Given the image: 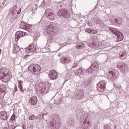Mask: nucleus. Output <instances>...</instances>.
Segmentation results:
<instances>
[{"label": "nucleus", "instance_id": "f257e3e1", "mask_svg": "<svg viewBox=\"0 0 129 129\" xmlns=\"http://www.w3.org/2000/svg\"><path fill=\"white\" fill-rule=\"evenodd\" d=\"M99 68V64L97 62H94L92 65L86 71L82 68H80L75 71V74L76 75H78L81 78H83L85 76L86 72H88L89 74L93 73V69L97 70Z\"/></svg>", "mask_w": 129, "mask_h": 129}, {"label": "nucleus", "instance_id": "f03ea898", "mask_svg": "<svg viewBox=\"0 0 129 129\" xmlns=\"http://www.w3.org/2000/svg\"><path fill=\"white\" fill-rule=\"evenodd\" d=\"M0 77L3 79L5 82H8L12 77V72L11 70L6 68L0 70Z\"/></svg>", "mask_w": 129, "mask_h": 129}, {"label": "nucleus", "instance_id": "7ed1b4c3", "mask_svg": "<svg viewBox=\"0 0 129 129\" xmlns=\"http://www.w3.org/2000/svg\"><path fill=\"white\" fill-rule=\"evenodd\" d=\"M51 125L55 129H59L61 126V120L59 115L55 114L53 116L52 120L50 122Z\"/></svg>", "mask_w": 129, "mask_h": 129}, {"label": "nucleus", "instance_id": "20e7f679", "mask_svg": "<svg viewBox=\"0 0 129 129\" xmlns=\"http://www.w3.org/2000/svg\"><path fill=\"white\" fill-rule=\"evenodd\" d=\"M28 70L29 71H30V72H32V73H33L34 75H37L41 73L40 72L41 70V67H40L39 64H31L28 67Z\"/></svg>", "mask_w": 129, "mask_h": 129}, {"label": "nucleus", "instance_id": "39448f33", "mask_svg": "<svg viewBox=\"0 0 129 129\" xmlns=\"http://www.w3.org/2000/svg\"><path fill=\"white\" fill-rule=\"evenodd\" d=\"M22 9H20V11L18 10V6H15L11 9L9 16H10L12 19H16L18 18V15L21 14Z\"/></svg>", "mask_w": 129, "mask_h": 129}, {"label": "nucleus", "instance_id": "423d86ee", "mask_svg": "<svg viewBox=\"0 0 129 129\" xmlns=\"http://www.w3.org/2000/svg\"><path fill=\"white\" fill-rule=\"evenodd\" d=\"M7 91V87L5 85H1L0 86V103L2 104H5V100H4V98L5 97V95L7 93L6 91Z\"/></svg>", "mask_w": 129, "mask_h": 129}, {"label": "nucleus", "instance_id": "0eeeda50", "mask_svg": "<svg viewBox=\"0 0 129 129\" xmlns=\"http://www.w3.org/2000/svg\"><path fill=\"white\" fill-rule=\"evenodd\" d=\"M54 31H55V26L51 23L45 27L44 33L48 36H52L54 34Z\"/></svg>", "mask_w": 129, "mask_h": 129}, {"label": "nucleus", "instance_id": "6e6552de", "mask_svg": "<svg viewBox=\"0 0 129 129\" xmlns=\"http://www.w3.org/2000/svg\"><path fill=\"white\" fill-rule=\"evenodd\" d=\"M45 14L50 21H53L56 18V14L54 13V11L52 9H47L45 11Z\"/></svg>", "mask_w": 129, "mask_h": 129}, {"label": "nucleus", "instance_id": "1a4fd4ad", "mask_svg": "<svg viewBox=\"0 0 129 129\" xmlns=\"http://www.w3.org/2000/svg\"><path fill=\"white\" fill-rule=\"evenodd\" d=\"M110 31L112 33V34H114L115 36H116L118 41H120L123 39V34L118 31V30H116L114 28H110Z\"/></svg>", "mask_w": 129, "mask_h": 129}, {"label": "nucleus", "instance_id": "9d476101", "mask_svg": "<svg viewBox=\"0 0 129 129\" xmlns=\"http://www.w3.org/2000/svg\"><path fill=\"white\" fill-rule=\"evenodd\" d=\"M105 86H106V82L105 81H101L97 84V89L99 92H103L105 90Z\"/></svg>", "mask_w": 129, "mask_h": 129}, {"label": "nucleus", "instance_id": "9b49d317", "mask_svg": "<svg viewBox=\"0 0 129 129\" xmlns=\"http://www.w3.org/2000/svg\"><path fill=\"white\" fill-rule=\"evenodd\" d=\"M37 49L38 48L37 47V45L32 44L26 48V53H30V54H32V53H35V52H36Z\"/></svg>", "mask_w": 129, "mask_h": 129}, {"label": "nucleus", "instance_id": "f8f14e48", "mask_svg": "<svg viewBox=\"0 0 129 129\" xmlns=\"http://www.w3.org/2000/svg\"><path fill=\"white\" fill-rule=\"evenodd\" d=\"M58 17H63V18H68L69 17V13L66 9H61L57 12Z\"/></svg>", "mask_w": 129, "mask_h": 129}, {"label": "nucleus", "instance_id": "ddd939ff", "mask_svg": "<svg viewBox=\"0 0 129 129\" xmlns=\"http://www.w3.org/2000/svg\"><path fill=\"white\" fill-rule=\"evenodd\" d=\"M28 35V33L23 32V31H17L16 32L15 38V41L17 42V41H19V39L20 38H22V37H24V36H27Z\"/></svg>", "mask_w": 129, "mask_h": 129}, {"label": "nucleus", "instance_id": "4468645a", "mask_svg": "<svg viewBox=\"0 0 129 129\" xmlns=\"http://www.w3.org/2000/svg\"><path fill=\"white\" fill-rule=\"evenodd\" d=\"M59 74L55 70H51L49 72V77L51 80H55L58 78Z\"/></svg>", "mask_w": 129, "mask_h": 129}, {"label": "nucleus", "instance_id": "2eb2a0df", "mask_svg": "<svg viewBox=\"0 0 129 129\" xmlns=\"http://www.w3.org/2000/svg\"><path fill=\"white\" fill-rule=\"evenodd\" d=\"M118 76V73H114L113 72H110L107 74V78L113 80L115 78H116Z\"/></svg>", "mask_w": 129, "mask_h": 129}, {"label": "nucleus", "instance_id": "dca6fc26", "mask_svg": "<svg viewBox=\"0 0 129 129\" xmlns=\"http://www.w3.org/2000/svg\"><path fill=\"white\" fill-rule=\"evenodd\" d=\"M117 67L119 69V70L122 71V72H125V71H126V70L128 69L127 66L122 63L118 64Z\"/></svg>", "mask_w": 129, "mask_h": 129}, {"label": "nucleus", "instance_id": "f3484780", "mask_svg": "<svg viewBox=\"0 0 129 129\" xmlns=\"http://www.w3.org/2000/svg\"><path fill=\"white\" fill-rule=\"evenodd\" d=\"M38 87L39 88V90H40V91H43V92H44V93H46V87L47 86L46 85V84L45 83H40L38 85Z\"/></svg>", "mask_w": 129, "mask_h": 129}, {"label": "nucleus", "instance_id": "a211bd4d", "mask_svg": "<svg viewBox=\"0 0 129 129\" xmlns=\"http://www.w3.org/2000/svg\"><path fill=\"white\" fill-rule=\"evenodd\" d=\"M91 47H92L93 48H96V49H101L100 42H99L97 40H95L93 41Z\"/></svg>", "mask_w": 129, "mask_h": 129}, {"label": "nucleus", "instance_id": "6ab92c4d", "mask_svg": "<svg viewBox=\"0 0 129 129\" xmlns=\"http://www.w3.org/2000/svg\"><path fill=\"white\" fill-rule=\"evenodd\" d=\"M0 117L1 119H4V120H7L8 119V115L7 113L5 111H2L0 112Z\"/></svg>", "mask_w": 129, "mask_h": 129}, {"label": "nucleus", "instance_id": "aec40b11", "mask_svg": "<svg viewBox=\"0 0 129 129\" xmlns=\"http://www.w3.org/2000/svg\"><path fill=\"white\" fill-rule=\"evenodd\" d=\"M28 118H29V120H35V119H36V122H39V121H40V119H38L39 116H35L34 114L31 115L30 116H29Z\"/></svg>", "mask_w": 129, "mask_h": 129}, {"label": "nucleus", "instance_id": "412c9836", "mask_svg": "<svg viewBox=\"0 0 129 129\" xmlns=\"http://www.w3.org/2000/svg\"><path fill=\"white\" fill-rule=\"evenodd\" d=\"M86 32H87V33H89V34H93L94 35H95V34H97V33H98L97 30L90 28L86 29Z\"/></svg>", "mask_w": 129, "mask_h": 129}, {"label": "nucleus", "instance_id": "4be33fe9", "mask_svg": "<svg viewBox=\"0 0 129 129\" xmlns=\"http://www.w3.org/2000/svg\"><path fill=\"white\" fill-rule=\"evenodd\" d=\"M83 95H84V93H83V91H80L79 93H78L76 96V98L77 99H81V98H83Z\"/></svg>", "mask_w": 129, "mask_h": 129}, {"label": "nucleus", "instance_id": "5701e85b", "mask_svg": "<svg viewBox=\"0 0 129 129\" xmlns=\"http://www.w3.org/2000/svg\"><path fill=\"white\" fill-rule=\"evenodd\" d=\"M38 101V99H37V97L33 96L30 98V102L32 105H35L37 104V102Z\"/></svg>", "mask_w": 129, "mask_h": 129}, {"label": "nucleus", "instance_id": "b1692460", "mask_svg": "<svg viewBox=\"0 0 129 129\" xmlns=\"http://www.w3.org/2000/svg\"><path fill=\"white\" fill-rule=\"evenodd\" d=\"M119 55L120 59H121L122 60H124V59L126 58L127 54L125 51H122L120 52Z\"/></svg>", "mask_w": 129, "mask_h": 129}, {"label": "nucleus", "instance_id": "393cba45", "mask_svg": "<svg viewBox=\"0 0 129 129\" xmlns=\"http://www.w3.org/2000/svg\"><path fill=\"white\" fill-rule=\"evenodd\" d=\"M60 62L62 63V64H68L70 62V58L67 57H62L61 58Z\"/></svg>", "mask_w": 129, "mask_h": 129}, {"label": "nucleus", "instance_id": "a878e982", "mask_svg": "<svg viewBox=\"0 0 129 129\" xmlns=\"http://www.w3.org/2000/svg\"><path fill=\"white\" fill-rule=\"evenodd\" d=\"M21 51V48H20V47H19L17 45H14V48H13V52L14 53H15V54H18L19 52Z\"/></svg>", "mask_w": 129, "mask_h": 129}, {"label": "nucleus", "instance_id": "bb28decb", "mask_svg": "<svg viewBox=\"0 0 129 129\" xmlns=\"http://www.w3.org/2000/svg\"><path fill=\"white\" fill-rule=\"evenodd\" d=\"M25 30L31 33V32L33 31V26L32 25L27 24L26 25V27H25Z\"/></svg>", "mask_w": 129, "mask_h": 129}, {"label": "nucleus", "instance_id": "cd10ccee", "mask_svg": "<svg viewBox=\"0 0 129 129\" xmlns=\"http://www.w3.org/2000/svg\"><path fill=\"white\" fill-rule=\"evenodd\" d=\"M80 120L81 122H83V123L86 124L85 122H87V118H86L85 115H83L80 117Z\"/></svg>", "mask_w": 129, "mask_h": 129}, {"label": "nucleus", "instance_id": "c85d7f7f", "mask_svg": "<svg viewBox=\"0 0 129 129\" xmlns=\"http://www.w3.org/2000/svg\"><path fill=\"white\" fill-rule=\"evenodd\" d=\"M86 123V124H85ZM85 123H83L82 126V128H88V126H89L90 123V121H88V122H85Z\"/></svg>", "mask_w": 129, "mask_h": 129}, {"label": "nucleus", "instance_id": "c756f323", "mask_svg": "<svg viewBox=\"0 0 129 129\" xmlns=\"http://www.w3.org/2000/svg\"><path fill=\"white\" fill-rule=\"evenodd\" d=\"M27 25L28 24L26 23H25L24 22H21L20 25V29H23L24 30H25L26 29Z\"/></svg>", "mask_w": 129, "mask_h": 129}, {"label": "nucleus", "instance_id": "7c9ffc66", "mask_svg": "<svg viewBox=\"0 0 129 129\" xmlns=\"http://www.w3.org/2000/svg\"><path fill=\"white\" fill-rule=\"evenodd\" d=\"M114 21V23H115L116 24H118V25H120L122 23V20H121V19L120 18H119L118 19H115Z\"/></svg>", "mask_w": 129, "mask_h": 129}, {"label": "nucleus", "instance_id": "2f4dec72", "mask_svg": "<svg viewBox=\"0 0 129 129\" xmlns=\"http://www.w3.org/2000/svg\"><path fill=\"white\" fill-rule=\"evenodd\" d=\"M84 47V44L82 42L79 43L77 44V49H82Z\"/></svg>", "mask_w": 129, "mask_h": 129}, {"label": "nucleus", "instance_id": "473e14b6", "mask_svg": "<svg viewBox=\"0 0 129 129\" xmlns=\"http://www.w3.org/2000/svg\"><path fill=\"white\" fill-rule=\"evenodd\" d=\"M39 117H38V119H40V120H42V119H43V118H44V117H45V115H47V114L46 113H40L39 114Z\"/></svg>", "mask_w": 129, "mask_h": 129}, {"label": "nucleus", "instance_id": "72a5a7b5", "mask_svg": "<svg viewBox=\"0 0 129 129\" xmlns=\"http://www.w3.org/2000/svg\"><path fill=\"white\" fill-rule=\"evenodd\" d=\"M27 93L29 95H32V94L33 93V89L31 88H29L27 89Z\"/></svg>", "mask_w": 129, "mask_h": 129}, {"label": "nucleus", "instance_id": "f704fd0d", "mask_svg": "<svg viewBox=\"0 0 129 129\" xmlns=\"http://www.w3.org/2000/svg\"><path fill=\"white\" fill-rule=\"evenodd\" d=\"M87 24L88 25V26H90V27H92L93 25H92V23L91 22V21H87Z\"/></svg>", "mask_w": 129, "mask_h": 129}, {"label": "nucleus", "instance_id": "c9c22d12", "mask_svg": "<svg viewBox=\"0 0 129 129\" xmlns=\"http://www.w3.org/2000/svg\"><path fill=\"white\" fill-rule=\"evenodd\" d=\"M18 83H19V86H22V85H23V83H24V82H23V81L19 80Z\"/></svg>", "mask_w": 129, "mask_h": 129}, {"label": "nucleus", "instance_id": "e433bc0d", "mask_svg": "<svg viewBox=\"0 0 129 129\" xmlns=\"http://www.w3.org/2000/svg\"><path fill=\"white\" fill-rule=\"evenodd\" d=\"M15 119H16V115L15 114H13L11 116V120H15Z\"/></svg>", "mask_w": 129, "mask_h": 129}, {"label": "nucleus", "instance_id": "4c0bfd02", "mask_svg": "<svg viewBox=\"0 0 129 129\" xmlns=\"http://www.w3.org/2000/svg\"><path fill=\"white\" fill-rule=\"evenodd\" d=\"M19 88L21 92H24V91H23V86H19Z\"/></svg>", "mask_w": 129, "mask_h": 129}, {"label": "nucleus", "instance_id": "58836bf2", "mask_svg": "<svg viewBox=\"0 0 129 129\" xmlns=\"http://www.w3.org/2000/svg\"><path fill=\"white\" fill-rule=\"evenodd\" d=\"M48 118H49V115H48L46 114V115L44 116V119H45V120H47V119H48Z\"/></svg>", "mask_w": 129, "mask_h": 129}, {"label": "nucleus", "instance_id": "ea45409f", "mask_svg": "<svg viewBox=\"0 0 129 129\" xmlns=\"http://www.w3.org/2000/svg\"><path fill=\"white\" fill-rule=\"evenodd\" d=\"M4 6H5V5L1 3L0 5V10H2V9H3Z\"/></svg>", "mask_w": 129, "mask_h": 129}, {"label": "nucleus", "instance_id": "a19ab883", "mask_svg": "<svg viewBox=\"0 0 129 129\" xmlns=\"http://www.w3.org/2000/svg\"><path fill=\"white\" fill-rule=\"evenodd\" d=\"M106 114H107V115H108H108H109V114H110V111H109V110H108L107 111H106Z\"/></svg>", "mask_w": 129, "mask_h": 129}, {"label": "nucleus", "instance_id": "79ce46f5", "mask_svg": "<svg viewBox=\"0 0 129 129\" xmlns=\"http://www.w3.org/2000/svg\"><path fill=\"white\" fill-rule=\"evenodd\" d=\"M77 67V63H74L73 66V68H76Z\"/></svg>", "mask_w": 129, "mask_h": 129}, {"label": "nucleus", "instance_id": "37998d69", "mask_svg": "<svg viewBox=\"0 0 129 129\" xmlns=\"http://www.w3.org/2000/svg\"><path fill=\"white\" fill-rule=\"evenodd\" d=\"M6 3H7V0H4L2 4H3V5H5Z\"/></svg>", "mask_w": 129, "mask_h": 129}, {"label": "nucleus", "instance_id": "c03bdc74", "mask_svg": "<svg viewBox=\"0 0 129 129\" xmlns=\"http://www.w3.org/2000/svg\"><path fill=\"white\" fill-rule=\"evenodd\" d=\"M18 91V87L17 86H15V92Z\"/></svg>", "mask_w": 129, "mask_h": 129}, {"label": "nucleus", "instance_id": "a18cd8bd", "mask_svg": "<svg viewBox=\"0 0 129 129\" xmlns=\"http://www.w3.org/2000/svg\"><path fill=\"white\" fill-rule=\"evenodd\" d=\"M22 128L23 129H26V126L25 125L23 124V126H22Z\"/></svg>", "mask_w": 129, "mask_h": 129}, {"label": "nucleus", "instance_id": "49530a36", "mask_svg": "<svg viewBox=\"0 0 129 129\" xmlns=\"http://www.w3.org/2000/svg\"><path fill=\"white\" fill-rule=\"evenodd\" d=\"M111 126L110 125L108 126V128H106V129H111Z\"/></svg>", "mask_w": 129, "mask_h": 129}, {"label": "nucleus", "instance_id": "de8ad7c7", "mask_svg": "<svg viewBox=\"0 0 129 129\" xmlns=\"http://www.w3.org/2000/svg\"><path fill=\"white\" fill-rule=\"evenodd\" d=\"M69 125H72V123H69Z\"/></svg>", "mask_w": 129, "mask_h": 129}, {"label": "nucleus", "instance_id": "09e8293b", "mask_svg": "<svg viewBox=\"0 0 129 129\" xmlns=\"http://www.w3.org/2000/svg\"><path fill=\"white\" fill-rule=\"evenodd\" d=\"M1 52H2V49H0Z\"/></svg>", "mask_w": 129, "mask_h": 129}]
</instances>
